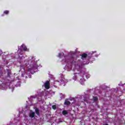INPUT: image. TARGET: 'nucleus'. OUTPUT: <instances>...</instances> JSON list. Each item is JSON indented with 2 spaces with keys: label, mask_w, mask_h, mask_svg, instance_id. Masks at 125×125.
Returning <instances> with one entry per match:
<instances>
[{
  "label": "nucleus",
  "mask_w": 125,
  "mask_h": 125,
  "mask_svg": "<svg viewBox=\"0 0 125 125\" xmlns=\"http://www.w3.org/2000/svg\"><path fill=\"white\" fill-rule=\"evenodd\" d=\"M44 86L46 89H48L49 88V81H47L44 83Z\"/></svg>",
  "instance_id": "1"
},
{
  "label": "nucleus",
  "mask_w": 125,
  "mask_h": 125,
  "mask_svg": "<svg viewBox=\"0 0 125 125\" xmlns=\"http://www.w3.org/2000/svg\"><path fill=\"white\" fill-rule=\"evenodd\" d=\"M21 47L22 48H23V50L24 51H27V47H26V46L24 45V44H22L21 46Z\"/></svg>",
  "instance_id": "2"
},
{
  "label": "nucleus",
  "mask_w": 125,
  "mask_h": 125,
  "mask_svg": "<svg viewBox=\"0 0 125 125\" xmlns=\"http://www.w3.org/2000/svg\"><path fill=\"white\" fill-rule=\"evenodd\" d=\"M87 57V54H83L82 55V59H84V58H86Z\"/></svg>",
  "instance_id": "3"
},
{
  "label": "nucleus",
  "mask_w": 125,
  "mask_h": 125,
  "mask_svg": "<svg viewBox=\"0 0 125 125\" xmlns=\"http://www.w3.org/2000/svg\"><path fill=\"white\" fill-rule=\"evenodd\" d=\"M29 116L31 118H34L35 117V112H31L29 115Z\"/></svg>",
  "instance_id": "4"
},
{
  "label": "nucleus",
  "mask_w": 125,
  "mask_h": 125,
  "mask_svg": "<svg viewBox=\"0 0 125 125\" xmlns=\"http://www.w3.org/2000/svg\"><path fill=\"white\" fill-rule=\"evenodd\" d=\"M64 104H65V105H70V101H69L68 100H65V101L64 102Z\"/></svg>",
  "instance_id": "5"
},
{
  "label": "nucleus",
  "mask_w": 125,
  "mask_h": 125,
  "mask_svg": "<svg viewBox=\"0 0 125 125\" xmlns=\"http://www.w3.org/2000/svg\"><path fill=\"white\" fill-rule=\"evenodd\" d=\"M62 114L63 115H67V114H68V112L66 110H63L62 111Z\"/></svg>",
  "instance_id": "6"
},
{
  "label": "nucleus",
  "mask_w": 125,
  "mask_h": 125,
  "mask_svg": "<svg viewBox=\"0 0 125 125\" xmlns=\"http://www.w3.org/2000/svg\"><path fill=\"white\" fill-rule=\"evenodd\" d=\"M35 112L36 114H37L38 115H39L40 112H39V109L38 108H36L35 109Z\"/></svg>",
  "instance_id": "7"
},
{
  "label": "nucleus",
  "mask_w": 125,
  "mask_h": 125,
  "mask_svg": "<svg viewBox=\"0 0 125 125\" xmlns=\"http://www.w3.org/2000/svg\"><path fill=\"white\" fill-rule=\"evenodd\" d=\"M22 70L25 71V68L24 67V66H21V71H22Z\"/></svg>",
  "instance_id": "8"
},
{
  "label": "nucleus",
  "mask_w": 125,
  "mask_h": 125,
  "mask_svg": "<svg viewBox=\"0 0 125 125\" xmlns=\"http://www.w3.org/2000/svg\"><path fill=\"white\" fill-rule=\"evenodd\" d=\"M93 100L94 101H97V100H98V98H97L96 97H94L93 98Z\"/></svg>",
  "instance_id": "9"
},
{
  "label": "nucleus",
  "mask_w": 125,
  "mask_h": 125,
  "mask_svg": "<svg viewBox=\"0 0 125 125\" xmlns=\"http://www.w3.org/2000/svg\"><path fill=\"white\" fill-rule=\"evenodd\" d=\"M4 14H8V13H9V11H5L4 12Z\"/></svg>",
  "instance_id": "10"
},
{
  "label": "nucleus",
  "mask_w": 125,
  "mask_h": 125,
  "mask_svg": "<svg viewBox=\"0 0 125 125\" xmlns=\"http://www.w3.org/2000/svg\"><path fill=\"white\" fill-rule=\"evenodd\" d=\"M52 107L54 110H55V109H56V105H53Z\"/></svg>",
  "instance_id": "11"
},
{
  "label": "nucleus",
  "mask_w": 125,
  "mask_h": 125,
  "mask_svg": "<svg viewBox=\"0 0 125 125\" xmlns=\"http://www.w3.org/2000/svg\"><path fill=\"white\" fill-rule=\"evenodd\" d=\"M59 57H60V58H61V54H59Z\"/></svg>",
  "instance_id": "12"
},
{
  "label": "nucleus",
  "mask_w": 125,
  "mask_h": 125,
  "mask_svg": "<svg viewBox=\"0 0 125 125\" xmlns=\"http://www.w3.org/2000/svg\"><path fill=\"white\" fill-rule=\"evenodd\" d=\"M21 50V51H23V50H22V49H21L20 48H19L18 50Z\"/></svg>",
  "instance_id": "13"
}]
</instances>
